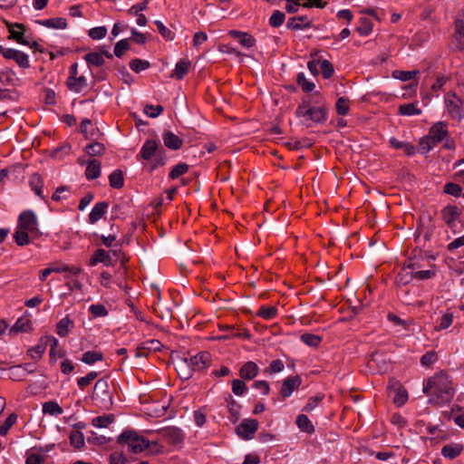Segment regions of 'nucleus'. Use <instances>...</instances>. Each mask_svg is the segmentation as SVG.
Returning <instances> with one entry per match:
<instances>
[{
	"instance_id": "1",
	"label": "nucleus",
	"mask_w": 464,
	"mask_h": 464,
	"mask_svg": "<svg viewBox=\"0 0 464 464\" xmlns=\"http://www.w3.org/2000/svg\"><path fill=\"white\" fill-rule=\"evenodd\" d=\"M423 392L430 396V401L438 405L449 402L454 395L451 382L444 373L430 378L423 387Z\"/></svg>"
},
{
	"instance_id": "2",
	"label": "nucleus",
	"mask_w": 464,
	"mask_h": 464,
	"mask_svg": "<svg viewBox=\"0 0 464 464\" xmlns=\"http://www.w3.org/2000/svg\"><path fill=\"white\" fill-rule=\"evenodd\" d=\"M29 235L38 237L42 235L38 228V220L35 213L32 210L23 211L17 221V227L14 234L15 243L24 246L30 243Z\"/></svg>"
},
{
	"instance_id": "3",
	"label": "nucleus",
	"mask_w": 464,
	"mask_h": 464,
	"mask_svg": "<svg viewBox=\"0 0 464 464\" xmlns=\"http://www.w3.org/2000/svg\"><path fill=\"white\" fill-rule=\"evenodd\" d=\"M295 115L298 118H304L305 121L324 124L327 120V108L324 105L311 106L310 99L306 97L296 108Z\"/></svg>"
},
{
	"instance_id": "4",
	"label": "nucleus",
	"mask_w": 464,
	"mask_h": 464,
	"mask_svg": "<svg viewBox=\"0 0 464 464\" xmlns=\"http://www.w3.org/2000/svg\"><path fill=\"white\" fill-rule=\"evenodd\" d=\"M117 441L119 444L126 446L128 450L134 454L142 452L150 445L149 440L141 436H139L138 433L134 430L123 431L118 437Z\"/></svg>"
},
{
	"instance_id": "5",
	"label": "nucleus",
	"mask_w": 464,
	"mask_h": 464,
	"mask_svg": "<svg viewBox=\"0 0 464 464\" xmlns=\"http://www.w3.org/2000/svg\"><path fill=\"white\" fill-rule=\"evenodd\" d=\"M92 399L98 401L103 407L112 405V396L110 392L109 382L106 378L99 379L93 387Z\"/></svg>"
},
{
	"instance_id": "6",
	"label": "nucleus",
	"mask_w": 464,
	"mask_h": 464,
	"mask_svg": "<svg viewBox=\"0 0 464 464\" xmlns=\"http://www.w3.org/2000/svg\"><path fill=\"white\" fill-rule=\"evenodd\" d=\"M211 355L208 352H200L190 358H185L179 362V368L183 370L190 367L194 372H200L207 369L210 365Z\"/></svg>"
},
{
	"instance_id": "7",
	"label": "nucleus",
	"mask_w": 464,
	"mask_h": 464,
	"mask_svg": "<svg viewBox=\"0 0 464 464\" xmlns=\"http://www.w3.org/2000/svg\"><path fill=\"white\" fill-rule=\"evenodd\" d=\"M445 107L451 119L459 121L462 115V100L455 92H448L444 97Z\"/></svg>"
},
{
	"instance_id": "8",
	"label": "nucleus",
	"mask_w": 464,
	"mask_h": 464,
	"mask_svg": "<svg viewBox=\"0 0 464 464\" xmlns=\"http://www.w3.org/2000/svg\"><path fill=\"white\" fill-rule=\"evenodd\" d=\"M0 53L7 60H14L21 68L26 69L30 67L28 55L19 50L5 48L0 45Z\"/></svg>"
},
{
	"instance_id": "9",
	"label": "nucleus",
	"mask_w": 464,
	"mask_h": 464,
	"mask_svg": "<svg viewBox=\"0 0 464 464\" xmlns=\"http://www.w3.org/2000/svg\"><path fill=\"white\" fill-rule=\"evenodd\" d=\"M258 425V421L255 419H245L236 427V432L244 440H251L256 432Z\"/></svg>"
},
{
	"instance_id": "10",
	"label": "nucleus",
	"mask_w": 464,
	"mask_h": 464,
	"mask_svg": "<svg viewBox=\"0 0 464 464\" xmlns=\"http://www.w3.org/2000/svg\"><path fill=\"white\" fill-rule=\"evenodd\" d=\"M451 44L456 51L464 50V14L455 20V31L452 34Z\"/></svg>"
},
{
	"instance_id": "11",
	"label": "nucleus",
	"mask_w": 464,
	"mask_h": 464,
	"mask_svg": "<svg viewBox=\"0 0 464 464\" xmlns=\"http://www.w3.org/2000/svg\"><path fill=\"white\" fill-rule=\"evenodd\" d=\"M10 34L9 39L16 41L20 44L29 45L30 42L24 37L25 26L19 23L5 22Z\"/></svg>"
},
{
	"instance_id": "12",
	"label": "nucleus",
	"mask_w": 464,
	"mask_h": 464,
	"mask_svg": "<svg viewBox=\"0 0 464 464\" xmlns=\"http://www.w3.org/2000/svg\"><path fill=\"white\" fill-rule=\"evenodd\" d=\"M428 136L438 145L449 138L448 124L444 121L434 123L429 130Z\"/></svg>"
},
{
	"instance_id": "13",
	"label": "nucleus",
	"mask_w": 464,
	"mask_h": 464,
	"mask_svg": "<svg viewBox=\"0 0 464 464\" xmlns=\"http://www.w3.org/2000/svg\"><path fill=\"white\" fill-rule=\"evenodd\" d=\"M302 383V379L300 376H290L284 380L282 383V387L280 390V394L284 399L291 396L295 389L298 388Z\"/></svg>"
},
{
	"instance_id": "14",
	"label": "nucleus",
	"mask_w": 464,
	"mask_h": 464,
	"mask_svg": "<svg viewBox=\"0 0 464 464\" xmlns=\"http://www.w3.org/2000/svg\"><path fill=\"white\" fill-rule=\"evenodd\" d=\"M98 263H102L106 266H114V260L111 256V252H108L102 248H98L95 250L90 259V265L94 266Z\"/></svg>"
},
{
	"instance_id": "15",
	"label": "nucleus",
	"mask_w": 464,
	"mask_h": 464,
	"mask_svg": "<svg viewBox=\"0 0 464 464\" xmlns=\"http://www.w3.org/2000/svg\"><path fill=\"white\" fill-rule=\"evenodd\" d=\"M159 151L160 149L158 142L154 140H147L140 149V156L141 159L149 160L157 156Z\"/></svg>"
},
{
	"instance_id": "16",
	"label": "nucleus",
	"mask_w": 464,
	"mask_h": 464,
	"mask_svg": "<svg viewBox=\"0 0 464 464\" xmlns=\"http://www.w3.org/2000/svg\"><path fill=\"white\" fill-rule=\"evenodd\" d=\"M459 216L460 210L455 205H447L441 210L442 219L450 227H454V222Z\"/></svg>"
},
{
	"instance_id": "17",
	"label": "nucleus",
	"mask_w": 464,
	"mask_h": 464,
	"mask_svg": "<svg viewBox=\"0 0 464 464\" xmlns=\"http://www.w3.org/2000/svg\"><path fill=\"white\" fill-rule=\"evenodd\" d=\"M80 131L82 133L86 140H94L102 135L99 132L98 129H95L89 119H84L80 124Z\"/></svg>"
},
{
	"instance_id": "18",
	"label": "nucleus",
	"mask_w": 464,
	"mask_h": 464,
	"mask_svg": "<svg viewBox=\"0 0 464 464\" xmlns=\"http://www.w3.org/2000/svg\"><path fill=\"white\" fill-rule=\"evenodd\" d=\"M228 34L233 38L237 39L239 44L245 48H250L256 44V39L254 36L246 32L230 30Z\"/></svg>"
},
{
	"instance_id": "19",
	"label": "nucleus",
	"mask_w": 464,
	"mask_h": 464,
	"mask_svg": "<svg viewBox=\"0 0 464 464\" xmlns=\"http://www.w3.org/2000/svg\"><path fill=\"white\" fill-rule=\"evenodd\" d=\"M286 27L291 30H302L312 27V21L306 15L294 16L288 19Z\"/></svg>"
},
{
	"instance_id": "20",
	"label": "nucleus",
	"mask_w": 464,
	"mask_h": 464,
	"mask_svg": "<svg viewBox=\"0 0 464 464\" xmlns=\"http://www.w3.org/2000/svg\"><path fill=\"white\" fill-rule=\"evenodd\" d=\"M81 164H86L85 177L88 180H93L101 175V163L96 160L80 162Z\"/></svg>"
},
{
	"instance_id": "21",
	"label": "nucleus",
	"mask_w": 464,
	"mask_h": 464,
	"mask_svg": "<svg viewBox=\"0 0 464 464\" xmlns=\"http://www.w3.org/2000/svg\"><path fill=\"white\" fill-rule=\"evenodd\" d=\"M162 436L169 442L177 444L184 440L183 431L177 427H168L162 430Z\"/></svg>"
},
{
	"instance_id": "22",
	"label": "nucleus",
	"mask_w": 464,
	"mask_h": 464,
	"mask_svg": "<svg viewBox=\"0 0 464 464\" xmlns=\"http://www.w3.org/2000/svg\"><path fill=\"white\" fill-rule=\"evenodd\" d=\"M108 207L109 204L105 201L96 203L89 214V222L91 224H95L98 220H100L107 212Z\"/></svg>"
},
{
	"instance_id": "23",
	"label": "nucleus",
	"mask_w": 464,
	"mask_h": 464,
	"mask_svg": "<svg viewBox=\"0 0 464 464\" xmlns=\"http://www.w3.org/2000/svg\"><path fill=\"white\" fill-rule=\"evenodd\" d=\"M162 140L164 145L173 150L180 149L183 144L182 140L171 131L163 133Z\"/></svg>"
},
{
	"instance_id": "24",
	"label": "nucleus",
	"mask_w": 464,
	"mask_h": 464,
	"mask_svg": "<svg viewBox=\"0 0 464 464\" xmlns=\"http://www.w3.org/2000/svg\"><path fill=\"white\" fill-rule=\"evenodd\" d=\"M66 83L67 87L74 92H81L87 87V80L82 75L79 77L69 76Z\"/></svg>"
},
{
	"instance_id": "25",
	"label": "nucleus",
	"mask_w": 464,
	"mask_h": 464,
	"mask_svg": "<svg viewBox=\"0 0 464 464\" xmlns=\"http://www.w3.org/2000/svg\"><path fill=\"white\" fill-rule=\"evenodd\" d=\"M463 445L459 443L447 444L441 449V455L444 458L453 459L460 455V453L463 451Z\"/></svg>"
},
{
	"instance_id": "26",
	"label": "nucleus",
	"mask_w": 464,
	"mask_h": 464,
	"mask_svg": "<svg viewBox=\"0 0 464 464\" xmlns=\"http://www.w3.org/2000/svg\"><path fill=\"white\" fill-rule=\"evenodd\" d=\"M259 368L254 362H246L239 371V375L241 378L246 380L254 379L258 373Z\"/></svg>"
},
{
	"instance_id": "27",
	"label": "nucleus",
	"mask_w": 464,
	"mask_h": 464,
	"mask_svg": "<svg viewBox=\"0 0 464 464\" xmlns=\"http://www.w3.org/2000/svg\"><path fill=\"white\" fill-rule=\"evenodd\" d=\"M389 142L394 149L402 150L407 156H413L416 152V148L411 143L400 141L396 138H391Z\"/></svg>"
},
{
	"instance_id": "28",
	"label": "nucleus",
	"mask_w": 464,
	"mask_h": 464,
	"mask_svg": "<svg viewBox=\"0 0 464 464\" xmlns=\"http://www.w3.org/2000/svg\"><path fill=\"white\" fill-rule=\"evenodd\" d=\"M29 185L38 197H40L42 199H44L43 195L44 180L39 173L35 172L30 176Z\"/></svg>"
},
{
	"instance_id": "29",
	"label": "nucleus",
	"mask_w": 464,
	"mask_h": 464,
	"mask_svg": "<svg viewBox=\"0 0 464 464\" xmlns=\"http://www.w3.org/2000/svg\"><path fill=\"white\" fill-rule=\"evenodd\" d=\"M190 62L187 60H180L177 63L174 71L171 73V77L178 80H181L188 72L190 68Z\"/></svg>"
},
{
	"instance_id": "30",
	"label": "nucleus",
	"mask_w": 464,
	"mask_h": 464,
	"mask_svg": "<svg viewBox=\"0 0 464 464\" xmlns=\"http://www.w3.org/2000/svg\"><path fill=\"white\" fill-rule=\"evenodd\" d=\"M73 321L68 316L62 318L56 325V334L61 337L67 336L69 331L73 327Z\"/></svg>"
},
{
	"instance_id": "31",
	"label": "nucleus",
	"mask_w": 464,
	"mask_h": 464,
	"mask_svg": "<svg viewBox=\"0 0 464 464\" xmlns=\"http://www.w3.org/2000/svg\"><path fill=\"white\" fill-rule=\"evenodd\" d=\"M84 151L90 157L102 156L105 152V146L101 142L92 141L85 146Z\"/></svg>"
},
{
	"instance_id": "32",
	"label": "nucleus",
	"mask_w": 464,
	"mask_h": 464,
	"mask_svg": "<svg viewBox=\"0 0 464 464\" xmlns=\"http://www.w3.org/2000/svg\"><path fill=\"white\" fill-rule=\"evenodd\" d=\"M38 24L54 29H64L67 26V22L65 18L63 17H55L50 18L46 20H41L37 22Z\"/></svg>"
},
{
	"instance_id": "33",
	"label": "nucleus",
	"mask_w": 464,
	"mask_h": 464,
	"mask_svg": "<svg viewBox=\"0 0 464 464\" xmlns=\"http://www.w3.org/2000/svg\"><path fill=\"white\" fill-rule=\"evenodd\" d=\"M296 425L302 430L308 434H312L314 432V427L312 424L309 418L304 414H300L296 418Z\"/></svg>"
},
{
	"instance_id": "34",
	"label": "nucleus",
	"mask_w": 464,
	"mask_h": 464,
	"mask_svg": "<svg viewBox=\"0 0 464 464\" xmlns=\"http://www.w3.org/2000/svg\"><path fill=\"white\" fill-rule=\"evenodd\" d=\"M52 270L53 273H67L66 277H69V275H79L82 272L80 266H70L68 265H53L52 266Z\"/></svg>"
},
{
	"instance_id": "35",
	"label": "nucleus",
	"mask_w": 464,
	"mask_h": 464,
	"mask_svg": "<svg viewBox=\"0 0 464 464\" xmlns=\"http://www.w3.org/2000/svg\"><path fill=\"white\" fill-rule=\"evenodd\" d=\"M62 407L53 401H46L43 404V412L51 416H58L63 413Z\"/></svg>"
},
{
	"instance_id": "36",
	"label": "nucleus",
	"mask_w": 464,
	"mask_h": 464,
	"mask_svg": "<svg viewBox=\"0 0 464 464\" xmlns=\"http://www.w3.org/2000/svg\"><path fill=\"white\" fill-rule=\"evenodd\" d=\"M420 267L419 264L414 261L409 262L402 269V273L398 275V282L403 284V281L406 278H409L410 276L414 274L417 269Z\"/></svg>"
},
{
	"instance_id": "37",
	"label": "nucleus",
	"mask_w": 464,
	"mask_h": 464,
	"mask_svg": "<svg viewBox=\"0 0 464 464\" xmlns=\"http://www.w3.org/2000/svg\"><path fill=\"white\" fill-rule=\"evenodd\" d=\"M103 360V354L97 351H88L82 354L81 361L86 364L92 365L96 362Z\"/></svg>"
},
{
	"instance_id": "38",
	"label": "nucleus",
	"mask_w": 464,
	"mask_h": 464,
	"mask_svg": "<svg viewBox=\"0 0 464 464\" xmlns=\"http://www.w3.org/2000/svg\"><path fill=\"white\" fill-rule=\"evenodd\" d=\"M110 186L113 188H121L124 185L121 170L116 169L109 176Z\"/></svg>"
},
{
	"instance_id": "39",
	"label": "nucleus",
	"mask_w": 464,
	"mask_h": 464,
	"mask_svg": "<svg viewBox=\"0 0 464 464\" xmlns=\"http://www.w3.org/2000/svg\"><path fill=\"white\" fill-rule=\"evenodd\" d=\"M44 460L45 457L41 452V450L38 451L31 450L26 452L25 464H43Z\"/></svg>"
},
{
	"instance_id": "40",
	"label": "nucleus",
	"mask_w": 464,
	"mask_h": 464,
	"mask_svg": "<svg viewBox=\"0 0 464 464\" xmlns=\"http://www.w3.org/2000/svg\"><path fill=\"white\" fill-rule=\"evenodd\" d=\"M85 61L88 64L93 65V66H102L104 63V59L102 57V53L98 52H91L87 53L84 57Z\"/></svg>"
},
{
	"instance_id": "41",
	"label": "nucleus",
	"mask_w": 464,
	"mask_h": 464,
	"mask_svg": "<svg viewBox=\"0 0 464 464\" xmlns=\"http://www.w3.org/2000/svg\"><path fill=\"white\" fill-rule=\"evenodd\" d=\"M435 146L436 143L428 135H426L420 139L419 152L421 154H426L430 152Z\"/></svg>"
},
{
	"instance_id": "42",
	"label": "nucleus",
	"mask_w": 464,
	"mask_h": 464,
	"mask_svg": "<svg viewBox=\"0 0 464 464\" xmlns=\"http://www.w3.org/2000/svg\"><path fill=\"white\" fill-rule=\"evenodd\" d=\"M435 276V272L432 270H418L414 274L411 273L409 278L403 281V285L408 284L412 278L419 280L430 279Z\"/></svg>"
},
{
	"instance_id": "43",
	"label": "nucleus",
	"mask_w": 464,
	"mask_h": 464,
	"mask_svg": "<svg viewBox=\"0 0 464 464\" xmlns=\"http://www.w3.org/2000/svg\"><path fill=\"white\" fill-rule=\"evenodd\" d=\"M296 82L298 85L302 88L304 92H311L315 88L314 82H309L304 72H299L296 77Z\"/></svg>"
},
{
	"instance_id": "44",
	"label": "nucleus",
	"mask_w": 464,
	"mask_h": 464,
	"mask_svg": "<svg viewBox=\"0 0 464 464\" xmlns=\"http://www.w3.org/2000/svg\"><path fill=\"white\" fill-rule=\"evenodd\" d=\"M164 150L161 148L160 151H159L158 155L155 156L154 162L152 164H146L144 168L149 171L152 172L157 168L164 166L165 165V156H164Z\"/></svg>"
},
{
	"instance_id": "45",
	"label": "nucleus",
	"mask_w": 464,
	"mask_h": 464,
	"mask_svg": "<svg viewBox=\"0 0 464 464\" xmlns=\"http://www.w3.org/2000/svg\"><path fill=\"white\" fill-rule=\"evenodd\" d=\"M189 169V166L185 162H179L169 172V177L171 179H176L187 173Z\"/></svg>"
},
{
	"instance_id": "46",
	"label": "nucleus",
	"mask_w": 464,
	"mask_h": 464,
	"mask_svg": "<svg viewBox=\"0 0 464 464\" xmlns=\"http://www.w3.org/2000/svg\"><path fill=\"white\" fill-rule=\"evenodd\" d=\"M277 314L276 306H261L257 312V315L266 320H271Z\"/></svg>"
},
{
	"instance_id": "47",
	"label": "nucleus",
	"mask_w": 464,
	"mask_h": 464,
	"mask_svg": "<svg viewBox=\"0 0 464 464\" xmlns=\"http://www.w3.org/2000/svg\"><path fill=\"white\" fill-rule=\"evenodd\" d=\"M150 66V62L146 60L135 58L130 62V68L137 73L148 69Z\"/></svg>"
},
{
	"instance_id": "48",
	"label": "nucleus",
	"mask_w": 464,
	"mask_h": 464,
	"mask_svg": "<svg viewBox=\"0 0 464 464\" xmlns=\"http://www.w3.org/2000/svg\"><path fill=\"white\" fill-rule=\"evenodd\" d=\"M301 341L311 347H316L320 344L322 338L319 335L304 333L301 335Z\"/></svg>"
},
{
	"instance_id": "49",
	"label": "nucleus",
	"mask_w": 464,
	"mask_h": 464,
	"mask_svg": "<svg viewBox=\"0 0 464 464\" xmlns=\"http://www.w3.org/2000/svg\"><path fill=\"white\" fill-rule=\"evenodd\" d=\"M31 329V321L28 318H19L14 326L12 327L11 331L19 333V332H27Z\"/></svg>"
},
{
	"instance_id": "50",
	"label": "nucleus",
	"mask_w": 464,
	"mask_h": 464,
	"mask_svg": "<svg viewBox=\"0 0 464 464\" xmlns=\"http://www.w3.org/2000/svg\"><path fill=\"white\" fill-rule=\"evenodd\" d=\"M399 113L401 115L412 116L420 114L421 111L417 108L414 103H407L399 107Z\"/></svg>"
},
{
	"instance_id": "51",
	"label": "nucleus",
	"mask_w": 464,
	"mask_h": 464,
	"mask_svg": "<svg viewBox=\"0 0 464 464\" xmlns=\"http://www.w3.org/2000/svg\"><path fill=\"white\" fill-rule=\"evenodd\" d=\"M70 443L75 449H81L84 446V436L81 431L75 430L70 434Z\"/></svg>"
},
{
	"instance_id": "52",
	"label": "nucleus",
	"mask_w": 464,
	"mask_h": 464,
	"mask_svg": "<svg viewBox=\"0 0 464 464\" xmlns=\"http://www.w3.org/2000/svg\"><path fill=\"white\" fill-rule=\"evenodd\" d=\"M285 18V15L283 12L276 10L273 12L272 15L269 18V24L272 27L277 28L284 24Z\"/></svg>"
},
{
	"instance_id": "53",
	"label": "nucleus",
	"mask_w": 464,
	"mask_h": 464,
	"mask_svg": "<svg viewBox=\"0 0 464 464\" xmlns=\"http://www.w3.org/2000/svg\"><path fill=\"white\" fill-rule=\"evenodd\" d=\"M361 25L356 28L357 32L362 35L367 36L372 31V23L368 18L361 19Z\"/></svg>"
},
{
	"instance_id": "54",
	"label": "nucleus",
	"mask_w": 464,
	"mask_h": 464,
	"mask_svg": "<svg viewBox=\"0 0 464 464\" xmlns=\"http://www.w3.org/2000/svg\"><path fill=\"white\" fill-rule=\"evenodd\" d=\"M438 360L437 353L430 351L424 353L420 358V363L425 367H430L434 364Z\"/></svg>"
},
{
	"instance_id": "55",
	"label": "nucleus",
	"mask_w": 464,
	"mask_h": 464,
	"mask_svg": "<svg viewBox=\"0 0 464 464\" xmlns=\"http://www.w3.org/2000/svg\"><path fill=\"white\" fill-rule=\"evenodd\" d=\"M350 101L345 97H340L336 102V111L339 115H346L349 111Z\"/></svg>"
},
{
	"instance_id": "56",
	"label": "nucleus",
	"mask_w": 464,
	"mask_h": 464,
	"mask_svg": "<svg viewBox=\"0 0 464 464\" xmlns=\"http://www.w3.org/2000/svg\"><path fill=\"white\" fill-rule=\"evenodd\" d=\"M130 49V44L128 39H122L116 43L114 46V55L121 58L126 51Z\"/></svg>"
},
{
	"instance_id": "57",
	"label": "nucleus",
	"mask_w": 464,
	"mask_h": 464,
	"mask_svg": "<svg viewBox=\"0 0 464 464\" xmlns=\"http://www.w3.org/2000/svg\"><path fill=\"white\" fill-rule=\"evenodd\" d=\"M17 420V415L15 413L10 414L5 422L0 425V435L5 436L9 429L15 423Z\"/></svg>"
},
{
	"instance_id": "58",
	"label": "nucleus",
	"mask_w": 464,
	"mask_h": 464,
	"mask_svg": "<svg viewBox=\"0 0 464 464\" xmlns=\"http://www.w3.org/2000/svg\"><path fill=\"white\" fill-rule=\"evenodd\" d=\"M112 420L113 417L111 415L98 416L92 420V425L98 428H106Z\"/></svg>"
},
{
	"instance_id": "59",
	"label": "nucleus",
	"mask_w": 464,
	"mask_h": 464,
	"mask_svg": "<svg viewBox=\"0 0 464 464\" xmlns=\"http://www.w3.org/2000/svg\"><path fill=\"white\" fill-rule=\"evenodd\" d=\"M324 396L323 394H318L309 398L307 403L304 407L303 411H311L314 410L324 400Z\"/></svg>"
},
{
	"instance_id": "60",
	"label": "nucleus",
	"mask_w": 464,
	"mask_h": 464,
	"mask_svg": "<svg viewBox=\"0 0 464 464\" xmlns=\"http://www.w3.org/2000/svg\"><path fill=\"white\" fill-rule=\"evenodd\" d=\"M89 311L93 317H104L108 314V310L103 304H95L89 307Z\"/></svg>"
},
{
	"instance_id": "61",
	"label": "nucleus",
	"mask_w": 464,
	"mask_h": 464,
	"mask_svg": "<svg viewBox=\"0 0 464 464\" xmlns=\"http://www.w3.org/2000/svg\"><path fill=\"white\" fill-rule=\"evenodd\" d=\"M89 36L93 40H100L106 36L107 28L105 26H97L89 30Z\"/></svg>"
},
{
	"instance_id": "62",
	"label": "nucleus",
	"mask_w": 464,
	"mask_h": 464,
	"mask_svg": "<svg viewBox=\"0 0 464 464\" xmlns=\"http://www.w3.org/2000/svg\"><path fill=\"white\" fill-rule=\"evenodd\" d=\"M247 388L246 383L242 380L235 379L232 382V392L237 396L243 395L246 392Z\"/></svg>"
},
{
	"instance_id": "63",
	"label": "nucleus",
	"mask_w": 464,
	"mask_h": 464,
	"mask_svg": "<svg viewBox=\"0 0 464 464\" xmlns=\"http://www.w3.org/2000/svg\"><path fill=\"white\" fill-rule=\"evenodd\" d=\"M164 111L163 106L161 105H152V104H147L144 107V112L150 118H156L158 117L162 111Z\"/></svg>"
},
{
	"instance_id": "64",
	"label": "nucleus",
	"mask_w": 464,
	"mask_h": 464,
	"mask_svg": "<svg viewBox=\"0 0 464 464\" xmlns=\"http://www.w3.org/2000/svg\"><path fill=\"white\" fill-rule=\"evenodd\" d=\"M453 322L452 314H444L440 319L439 324L436 326V330L440 331L449 328Z\"/></svg>"
}]
</instances>
